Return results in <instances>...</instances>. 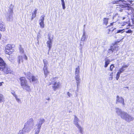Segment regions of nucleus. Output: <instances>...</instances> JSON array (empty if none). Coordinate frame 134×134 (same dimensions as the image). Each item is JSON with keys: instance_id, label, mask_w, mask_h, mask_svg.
<instances>
[{"instance_id": "nucleus-1", "label": "nucleus", "mask_w": 134, "mask_h": 134, "mask_svg": "<svg viewBox=\"0 0 134 134\" xmlns=\"http://www.w3.org/2000/svg\"><path fill=\"white\" fill-rule=\"evenodd\" d=\"M115 110L117 115L127 122L129 123L134 120L133 117L128 114L127 113L122 111L121 109L116 107Z\"/></svg>"}, {"instance_id": "nucleus-2", "label": "nucleus", "mask_w": 134, "mask_h": 134, "mask_svg": "<svg viewBox=\"0 0 134 134\" xmlns=\"http://www.w3.org/2000/svg\"><path fill=\"white\" fill-rule=\"evenodd\" d=\"M0 70L2 71L5 74H7L11 73L12 71L9 67L4 62L3 60L0 57Z\"/></svg>"}, {"instance_id": "nucleus-3", "label": "nucleus", "mask_w": 134, "mask_h": 134, "mask_svg": "<svg viewBox=\"0 0 134 134\" xmlns=\"http://www.w3.org/2000/svg\"><path fill=\"white\" fill-rule=\"evenodd\" d=\"M57 79L58 78L56 77L53 78V80L52 81L51 83H50L49 85H50L51 84L52 85V87L53 91H55L58 89L61 86L60 82H57L55 80Z\"/></svg>"}, {"instance_id": "nucleus-4", "label": "nucleus", "mask_w": 134, "mask_h": 134, "mask_svg": "<svg viewBox=\"0 0 134 134\" xmlns=\"http://www.w3.org/2000/svg\"><path fill=\"white\" fill-rule=\"evenodd\" d=\"M129 66V65H125V64L124 63L123 65L121 66V68H120L118 72L116 74V78L117 80H118L120 77V74L123 72L126 69V68L128 67Z\"/></svg>"}, {"instance_id": "nucleus-5", "label": "nucleus", "mask_w": 134, "mask_h": 134, "mask_svg": "<svg viewBox=\"0 0 134 134\" xmlns=\"http://www.w3.org/2000/svg\"><path fill=\"white\" fill-rule=\"evenodd\" d=\"M33 124V120L32 118H30L25 124L24 127L27 129H30V131L32 128V126Z\"/></svg>"}, {"instance_id": "nucleus-6", "label": "nucleus", "mask_w": 134, "mask_h": 134, "mask_svg": "<svg viewBox=\"0 0 134 134\" xmlns=\"http://www.w3.org/2000/svg\"><path fill=\"white\" fill-rule=\"evenodd\" d=\"M118 50V46L116 44L114 45L113 47H111L109 49L108 52V53L109 54L115 51H117Z\"/></svg>"}, {"instance_id": "nucleus-7", "label": "nucleus", "mask_w": 134, "mask_h": 134, "mask_svg": "<svg viewBox=\"0 0 134 134\" xmlns=\"http://www.w3.org/2000/svg\"><path fill=\"white\" fill-rule=\"evenodd\" d=\"M48 40L47 42V46L49 48V51L51 48L53 42V38H51L50 37V36H48Z\"/></svg>"}, {"instance_id": "nucleus-8", "label": "nucleus", "mask_w": 134, "mask_h": 134, "mask_svg": "<svg viewBox=\"0 0 134 134\" xmlns=\"http://www.w3.org/2000/svg\"><path fill=\"white\" fill-rule=\"evenodd\" d=\"M118 103H121L124 106L125 104L124 99L122 97H120L118 96H117L116 97V103L118 104Z\"/></svg>"}, {"instance_id": "nucleus-9", "label": "nucleus", "mask_w": 134, "mask_h": 134, "mask_svg": "<svg viewBox=\"0 0 134 134\" xmlns=\"http://www.w3.org/2000/svg\"><path fill=\"white\" fill-rule=\"evenodd\" d=\"M45 121V120L44 119L41 118L38 120L36 126L37 127L41 128L42 124L44 123Z\"/></svg>"}, {"instance_id": "nucleus-10", "label": "nucleus", "mask_w": 134, "mask_h": 134, "mask_svg": "<svg viewBox=\"0 0 134 134\" xmlns=\"http://www.w3.org/2000/svg\"><path fill=\"white\" fill-rule=\"evenodd\" d=\"M11 48V45L10 44H8L5 47V52L6 54H7L9 55L11 54L13 51V50H9L8 49V48Z\"/></svg>"}, {"instance_id": "nucleus-11", "label": "nucleus", "mask_w": 134, "mask_h": 134, "mask_svg": "<svg viewBox=\"0 0 134 134\" xmlns=\"http://www.w3.org/2000/svg\"><path fill=\"white\" fill-rule=\"evenodd\" d=\"M23 58H24L26 60L27 59V57L26 55L24 54L23 56H19L18 57V62L19 64L21 62H23Z\"/></svg>"}, {"instance_id": "nucleus-12", "label": "nucleus", "mask_w": 134, "mask_h": 134, "mask_svg": "<svg viewBox=\"0 0 134 134\" xmlns=\"http://www.w3.org/2000/svg\"><path fill=\"white\" fill-rule=\"evenodd\" d=\"M13 10L12 9H11V11L7 15V20L8 21H10L13 20L12 16Z\"/></svg>"}, {"instance_id": "nucleus-13", "label": "nucleus", "mask_w": 134, "mask_h": 134, "mask_svg": "<svg viewBox=\"0 0 134 134\" xmlns=\"http://www.w3.org/2000/svg\"><path fill=\"white\" fill-rule=\"evenodd\" d=\"M30 131V129L24 127L22 130H20L18 134H24L25 132H29Z\"/></svg>"}, {"instance_id": "nucleus-14", "label": "nucleus", "mask_w": 134, "mask_h": 134, "mask_svg": "<svg viewBox=\"0 0 134 134\" xmlns=\"http://www.w3.org/2000/svg\"><path fill=\"white\" fill-rule=\"evenodd\" d=\"M20 80L21 86L28 83L24 77H21Z\"/></svg>"}, {"instance_id": "nucleus-15", "label": "nucleus", "mask_w": 134, "mask_h": 134, "mask_svg": "<svg viewBox=\"0 0 134 134\" xmlns=\"http://www.w3.org/2000/svg\"><path fill=\"white\" fill-rule=\"evenodd\" d=\"M74 118L73 123L76 126L79 125V119L76 115H74Z\"/></svg>"}, {"instance_id": "nucleus-16", "label": "nucleus", "mask_w": 134, "mask_h": 134, "mask_svg": "<svg viewBox=\"0 0 134 134\" xmlns=\"http://www.w3.org/2000/svg\"><path fill=\"white\" fill-rule=\"evenodd\" d=\"M5 30V26L4 24L1 20H0V31H4Z\"/></svg>"}, {"instance_id": "nucleus-17", "label": "nucleus", "mask_w": 134, "mask_h": 134, "mask_svg": "<svg viewBox=\"0 0 134 134\" xmlns=\"http://www.w3.org/2000/svg\"><path fill=\"white\" fill-rule=\"evenodd\" d=\"M120 7H121V8H123L124 9H125L129 11H131V12H130V13L132 12V8L131 7H129L128 6H125L124 5L120 6Z\"/></svg>"}, {"instance_id": "nucleus-18", "label": "nucleus", "mask_w": 134, "mask_h": 134, "mask_svg": "<svg viewBox=\"0 0 134 134\" xmlns=\"http://www.w3.org/2000/svg\"><path fill=\"white\" fill-rule=\"evenodd\" d=\"M43 69L45 77H46L48 75V74L49 73L48 70V67H43Z\"/></svg>"}, {"instance_id": "nucleus-19", "label": "nucleus", "mask_w": 134, "mask_h": 134, "mask_svg": "<svg viewBox=\"0 0 134 134\" xmlns=\"http://www.w3.org/2000/svg\"><path fill=\"white\" fill-rule=\"evenodd\" d=\"M79 75L75 76V79L76 81V83L77 88L78 87V86L79 84L80 81V79L79 78Z\"/></svg>"}, {"instance_id": "nucleus-20", "label": "nucleus", "mask_w": 134, "mask_h": 134, "mask_svg": "<svg viewBox=\"0 0 134 134\" xmlns=\"http://www.w3.org/2000/svg\"><path fill=\"white\" fill-rule=\"evenodd\" d=\"M87 37V36L86 35V32L85 31L83 32V35L81 38V40L85 41L86 40Z\"/></svg>"}, {"instance_id": "nucleus-21", "label": "nucleus", "mask_w": 134, "mask_h": 134, "mask_svg": "<svg viewBox=\"0 0 134 134\" xmlns=\"http://www.w3.org/2000/svg\"><path fill=\"white\" fill-rule=\"evenodd\" d=\"M80 67L78 66L77 68L75 69V76L79 75L80 73Z\"/></svg>"}, {"instance_id": "nucleus-22", "label": "nucleus", "mask_w": 134, "mask_h": 134, "mask_svg": "<svg viewBox=\"0 0 134 134\" xmlns=\"http://www.w3.org/2000/svg\"><path fill=\"white\" fill-rule=\"evenodd\" d=\"M105 65L104 67L106 68L108 66V65L109 64L110 60L106 58L105 59Z\"/></svg>"}, {"instance_id": "nucleus-23", "label": "nucleus", "mask_w": 134, "mask_h": 134, "mask_svg": "<svg viewBox=\"0 0 134 134\" xmlns=\"http://www.w3.org/2000/svg\"><path fill=\"white\" fill-rule=\"evenodd\" d=\"M24 90H25L27 91H30V87L28 84L26 85V86L23 88Z\"/></svg>"}, {"instance_id": "nucleus-24", "label": "nucleus", "mask_w": 134, "mask_h": 134, "mask_svg": "<svg viewBox=\"0 0 134 134\" xmlns=\"http://www.w3.org/2000/svg\"><path fill=\"white\" fill-rule=\"evenodd\" d=\"M24 90H25L27 91H30V87L28 84L26 85V86L23 88Z\"/></svg>"}, {"instance_id": "nucleus-25", "label": "nucleus", "mask_w": 134, "mask_h": 134, "mask_svg": "<svg viewBox=\"0 0 134 134\" xmlns=\"http://www.w3.org/2000/svg\"><path fill=\"white\" fill-rule=\"evenodd\" d=\"M79 131L80 133L81 134L83 133V128L81 126H80V125L76 126Z\"/></svg>"}, {"instance_id": "nucleus-26", "label": "nucleus", "mask_w": 134, "mask_h": 134, "mask_svg": "<svg viewBox=\"0 0 134 134\" xmlns=\"http://www.w3.org/2000/svg\"><path fill=\"white\" fill-rule=\"evenodd\" d=\"M26 75L28 79L29 80L31 79V77L32 76V75L30 72H27L26 74Z\"/></svg>"}, {"instance_id": "nucleus-27", "label": "nucleus", "mask_w": 134, "mask_h": 134, "mask_svg": "<svg viewBox=\"0 0 134 134\" xmlns=\"http://www.w3.org/2000/svg\"><path fill=\"white\" fill-rule=\"evenodd\" d=\"M43 61L44 64L43 67H48V62L47 60L44 59L43 60Z\"/></svg>"}, {"instance_id": "nucleus-28", "label": "nucleus", "mask_w": 134, "mask_h": 134, "mask_svg": "<svg viewBox=\"0 0 134 134\" xmlns=\"http://www.w3.org/2000/svg\"><path fill=\"white\" fill-rule=\"evenodd\" d=\"M124 32H125L124 29H123L122 30H116V31L115 34H118V33H122Z\"/></svg>"}, {"instance_id": "nucleus-29", "label": "nucleus", "mask_w": 134, "mask_h": 134, "mask_svg": "<svg viewBox=\"0 0 134 134\" xmlns=\"http://www.w3.org/2000/svg\"><path fill=\"white\" fill-rule=\"evenodd\" d=\"M120 2H122V0H115L114 1L112 2L111 3L112 4H118Z\"/></svg>"}, {"instance_id": "nucleus-30", "label": "nucleus", "mask_w": 134, "mask_h": 134, "mask_svg": "<svg viewBox=\"0 0 134 134\" xmlns=\"http://www.w3.org/2000/svg\"><path fill=\"white\" fill-rule=\"evenodd\" d=\"M44 15H43L40 18L39 20L40 22H44Z\"/></svg>"}, {"instance_id": "nucleus-31", "label": "nucleus", "mask_w": 134, "mask_h": 134, "mask_svg": "<svg viewBox=\"0 0 134 134\" xmlns=\"http://www.w3.org/2000/svg\"><path fill=\"white\" fill-rule=\"evenodd\" d=\"M109 19L108 18H104L103 20V23L107 25Z\"/></svg>"}, {"instance_id": "nucleus-32", "label": "nucleus", "mask_w": 134, "mask_h": 134, "mask_svg": "<svg viewBox=\"0 0 134 134\" xmlns=\"http://www.w3.org/2000/svg\"><path fill=\"white\" fill-rule=\"evenodd\" d=\"M40 128L37 127V128L35 130L34 134H38L40 131Z\"/></svg>"}, {"instance_id": "nucleus-33", "label": "nucleus", "mask_w": 134, "mask_h": 134, "mask_svg": "<svg viewBox=\"0 0 134 134\" xmlns=\"http://www.w3.org/2000/svg\"><path fill=\"white\" fill-rule=\"evenodd\" d=\"M19 49L20 53L22 54L24 53V51L23 49L21 47V46L20 45L19 47Z\"/></svg>"}, {"instance_id": "nucleus-34", "label": "nucleus", "mask_w": 134, "mask_h": 134, "mask_svg": "<svg viewBox=\"0 0 134 134\" xmlns=\"http://www.w3.org/2000/svg\"><path fill=\"white\" fill-rule=\"evenodd\" d=\"M4 99V97L3 95L0 93V103H1Z\"/></svg>"}, {"instance_id": "nucleus-35", "label": "nucleus", "mask_w": 134, "mask_h": 134, "mask_svg": "<svg viewBox=\"0 0 134 134\" xmlns=\"http://www.w3.org/2000/svg\"><path fill=\"white\" fill-rule=\"evenodd\" d=\"M113 72H111V73L110 74L109 76H110L109 77V80H112L113 79Z\"/></svg>"}, {"instance_id": "nucleus-36", "label": "nucleus", "mask_w": 134, "mask_h": 134, "mask_svg": "<svg viewBox=\"0 0 134 134\" xmlns=\"http://www.w3.org/2000/svg\"><path fill=\"white\" fill-rule=\"evenodd\" d=\"M31 79H32V81H36L37 80L36 77L33 75H32L31 77Z\"/></svg>"}, {"instance_id": "nucleus-37", "label": "nucleus", "mask_w": 134, "mask_h": 134, "mask_svg": "<svg viewBox=\"0 0 134 134\" xmlns=\"http://www.w3.org/2000/svg\"><path fill=\"white\" fill-rule=\"evenodd\" d=\"M39 24L41 28H44V22H40Z\"/></svg>"}, {"instance_id": "nucleus-38", "label": "nucleus", "mask_w": 134, "mask_h": 134, "mask_svg": "<svg viewBox=\"0 0 134 134\" xmlns=\"http://www.w3.org/2000/svg\"><path fill=\"white\" fill-rule=\"evenodd\" d=\"M17 102L19 103H21V102L20 99L18 98V97L17 96L15 98Z\"/></svg>"}, {"instance_id": "nucleus-39", "label": "nucleus", "mask_w": 134, "mask_h": 134, "mask_svg": "<svg viewBox=\"0 0 134 134\" xmlns=\"http://www.w3.org/2000/svg\"><path fill=\"white\" fill-rule=\"evenodd\" d=\"M11 94L13 95V96L15 97V98L17 96L15 94L14 91H13L11 92Z\"/></svg>"}, {"instance_id": "nucleus-40", "label": "nucleus", "mask_w": 134, "mask_h": 134, "mask_svg": "<svg viewBox=\"0 0 134 134\" xmlns=\"http://www.w3.org/2000/svg\"><path fill=\"white\" fill-rule=\"evenodd\" d=\"M114 67V65L113 64H111L110 67V70L112 71H113V68Z\"/></svg>"}, {"instance_id": "nucleus-41", "label": "nucleus", "mask_w": 134, "mask_h": 134, "mask_svg": "<svg viewBox=\"0 0 134 134\" xmlns=\"http://www.w3.org/2000/svg\"><path fill=\"white\" fill-rule=\"evenodd\" d=\"M125 32L126 33H131L132 34V31L131 30H128L127 31H125Z\"/></svg>"}, {"instance_id": "nucleus-42", "label": "nucleus", "mask_w": 134, "mask_h": 134, "mask_svg": "<svg viewBox=\"0 0 134 134\" xmlns=\"http://www.w3.org/2000/svg\"><path fill=\"white\" fill-rule=\"evenodd\" d=\"M67 94L68 96V97H70L72 96V94L70 93L69 92H68L67 93Z\"/></svg>"}, {"instance_id": "nucleus-43", "label": "nucleus", "mask_w": 134, "mask_h": 134, "mask_svg": "<svg viewBox=\"0 0 134 134\" xmlns=\"http://www.w3.org/2000/svg\"><path fill=\"white\" fill-rule=\"evenodd\" d=\"M118 14H116L114 16H113V19H115L116 18L118 17Z\"/></svg>"}, {"instance_id": "nucleus-44", "label": "nucleus", "mask_w": 134, "mask_h": 134, "mask_svg": "<svg viewBox=\"0 0 134 134\" xmlns=\"http://www.w3.org/2000/svg\"><path fill=\"white\" fill-rule=\"evenodd\" d=\"M36 16V14H33L32 15V19H33Z\"/></svg>"}, {"instance_id": "nucleus-45", "label": "nucleus", "mask_w": 134, "mask_h": 134, "mask_svg": "<svg viewBox=\"0 0 134 134\" xmlns=\"http://www.w3.org/2000/svg\"><path fill=\"white\" fill-rule=\"evenodd\" d=\"M62 5L63 7V9H65V4H62Z\"/></svg>"}, {"instance_id": "nucleus-46", "label": "nucleus", "mask_w": 134, "mask_h": 134, "mask_svg": "<svg viewBox=\"0 0 134 134\" xmlns=\"http://www.w3.org/2000/svg\"><path fill=\"white\" fill-rule=\"evenodd\" d=\"M37 10V9L36 8L35 9V11L34 12V14H36Z\"/></svg>"}, {"instance_id": "nucleus-47", "label": "nucleus", "mask_w": 134, "mask_h": 134, "mask_svg": "<svg viewBox=\"0 0 134 134\" xmlns=\"http://www.w3.org/2000/svg\"><path fill=\"white\" fill-rule=\"evenodd\" d=\"M28 84V83H27L26 84L23 85L21 86L22 87V88H24L26 86V85H27Z\"/></svg>"}, {"instance_id": "nucleus-48", "label": "nucleus", "mask_w": 134, "mask_h": 134, "mask_svg": "<svg viewBox=\"0 0 134 134\" xmlns=\"http://www.w3.org/2000/svg\"><path fill=\"white\" fill-rule=\"evenodd\" d=\"M12 48H12V46L11 45V48H10V47H9V48H8V49H9V50H13V49H12Z\"/></svg>"}, {"instance_id": "nucleus-49", "label": "nucleus", "mask_w": 134, "mask_h": 134, "mask_svg": "<svg viewBox=\"0 0 134 134\" xmlns=\"http://www.w3.org/2000/svg\"><path fill=\"white\" fill-rule=\"evenodd\" d=\"M127 23L126 22H125V23H124L123 24H124L123 25H122V26H124L125 25H126V24H127Z\"/></svg>"}, {"instance_id": "nucleus-50", "label": "nucleus", "mask_w": 134, "mask_h": 134, "mask_svg": "<svg viewBox=\"0 0 134 134\" xmlns=\"http://www.w3.org/2000/svg\"><path fill=\"white\" fill-rule=\"evenodd\" d=\"M3 82H0V86H1L2 85V83H3Z\"/></svg>"}, {"instance_id": "nucleus-51", "label": "nucleus", "mask_w": 134, "mask_h": 134, "mask_svg": "<svg viewBox=\"0 0 134 134\" xmlns=\"http://www.w3.org/2000/svg\"><path fill=\"white\" fill-rule=\"evenodd\" d=\"M65 4V2H64V1H62V4Z\"/></svg>"}, {"instance_id": "nucleus-52", "label": "nucleus", "mask_w": 134, "mask_h": 134, "mask_svg": "<svg viewBox=\"0 0 134 134\" xmlns=\"http://www.w3.org/2000/svg\"><path fill=\"white\" fill-rule=\"evenodd\" d=\"M123 9H120V10H119V11L120 12H122V10Z\"/></svg>"}, {"instance_id": "nucleus-53", "label": "nucleus", "mask_w": 134, "mask_h": 134, "mask_svg": "<svg viewBox=\"0 0 134 134\" xmlns=\"http://www.w3.org/2000/svg\"><path fill=\"white\" fill-rule=\"evenodd\" d=\"M114 23V22H113V23H110V25H113Z\"/></svg>"}, {"instance_id": "nucleus-54", "label": "nucleus", "mask_w": 134, "mask_h": 134, "mask_svg": "<svg viewBox=\"0 0 134 134\" xmlns=\"http://www.w3.org/2000/svg\"><path fill=\"white\" fill-rule=\"evenodd\" d=\"M126 18L125 17H124L122 18V20H124Z\"/></svg>"}, {"instance_id": "nucleus-55", "label": "nucleus", "mask_w": 134, "mask_h": 134, "mask_svg": "<svg viewBox=\"0 0 134 134\" xmlns=\"http://www.w3.org/2000/svg\"><path fill=\"white\" fill-rule=\"evenodd\" d=\"M132 2V1H130V3L131 4V2Z\"/></svg>"}, {"instance_id": "nucleus-56", "label": "nucleus", "mask_w": 134, "mask_h": 134, "mask_svg": "<svg viewBox=\"0 0 134 134\" xmlns=\"http://www.w3.org/2000/svg\"><path fill=\"white\" fill-rule=\"evenodd\" d=\"M109 32L108 33V34H109V32H110V29H109Z\"/></svg>"}, {"instance_id": "nucleus-57", "label": "nucleus", "mask_w": 134, "mask_h": 134, "mask_svg": "<svg viewBox=\"0 0 134 134\" xmlns=\"http://www.w3.org/2000/svg\"><path fill=\"white\" fill-rule=\"evenodd\" d=\"M115 29H116L115 28L112 31H113L115 30Z\"/></svg>"}, {"instance_id": "nucleus-58", "label": "nucleus", "mask_w": 134, "mask_h": 134, "mask_svg": "<svg viewBox=\"0 0 134 134\" xmlns=\"http://www.w3.org/2000/svg\"><path fill=\"white\" fill-rule=\"evenodd\" d=\"M126 88H127V89H128L129 88V87H126Z\"/></svg>"}, {"instance_id": "nucleus-59", "label": "nucleus", "mask_w": 134, "mask_h": 134, "mask_svg": "<svg viewBox=\"0 0 134 134\" xmlns=\"http://www.w3.org/2000/svg\"><path fill=\"white\" fill-rule=\"evenodd\" d=\"M61 1H64V0H61Z\"/></svg>"}, {"instance_id": "nucleus-60", "label": "nucleus", "mask_w": 134, "mask_h": 134, "mask_svg": "<svg viewBox=\"0 0 134 134\" xmlns=\"http://www.w3.org/2000/svg\"><path fill=\"white\" fill-rule=\"evenodd\" d=\"M118 20V18H117V19H116V20Z\"/></svg>"}, {"instance_id": "nucleus-61", "label": "nucleus", "mask_w": 134, "mask_h": 134, "mask_svg": "<svg viewBox=\"0 0 134 134\" xmlns=\"http://www.w3.org/2000/svg\"><path fill=\"white\" fill-rule=\"evenodd\" d=\"M124 38L123 37L122 39H121V40H122Z\"/></svg>"}]
</instances>
